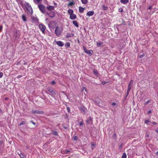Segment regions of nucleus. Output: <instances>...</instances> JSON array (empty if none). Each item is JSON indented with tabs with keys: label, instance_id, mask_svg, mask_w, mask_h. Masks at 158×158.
I'll use <instances>...</instances> for the list:
<instances>
[{
	"label": "nucleus",
	"instance_id": "nucleus-1",
	"mask_svg": "<svg viewBox=\"0 0 158 158\" xmlns=\"http://www.w3.org/2000/svg\"><path fill=\"white\" fill-rule=\"evenodd\" d=\"M24 6L29 13L32 15L33 13V11L31 5L28 3H26L25 4Z\"/></svg>",
	"mask_w": 158,
	"mask_h": 158
},
{
	"label": "nucleus",
	"instance_id": "nucleus-2",
	"mask_svg": "<svg viewBox=\"0 0 158 158\" xmlns=\"http://www.w3.org/2000/svg\"><path fill=\"white\" fill-rule=\"evenodd\" d=\"M48 25L49 27L54 29L58 27V24L55 21H51L49 23Z\"/></svg>",
	"mask_w": 158,
	"mask_h": 158
},
{
	"label": "nucleus",
	"instance_id": "nucleus-3",
	"mask_svg": "<svg viewBox=\"0 0 158 158\" xmlns=\"http://www.w3.org/2000/svg\"><path fill=\"white\" fill-rule=\"evenodd\" d=\"M83 48L84 52L87 53L89 56H90L92 55L93 53V51L92 50H89L87 49L84 46H83Z\"/></svg>",
	"mask_w": 158,
	"mask_h": 158
},
{
	"label": "nucleus",
	"instance_id": "nucleus-4",
	"mask_svg": "<svg viewBox=\"0 0 158 158\" xmlns=\"http://www.w3.org/2000/svg\"><path fill=\"white\" fill-rule=\"evenodd\" d=\"M48 90L50 92V94H49L51 95L52 97H54L55 96L56 93V92L53 90L52 88L50 87H48Z\"/></svg>",
	"mask_w": 158,
	"mask_h": 158
},
{
	"label": "nucleus",
	"instance_id": "nucleus-5",
	"mask_svg": "<svg viewBox=\"0 0 158 158\" xmlns=\"http://www.w3.org/2000/svg\"><path fill=\"white\" fill-rule=\"evenodd\" d=\"M38 7L39 9L43 13H45V7L42 4H38Z\"/></svg>",
	"mask_w": 158,
	"mask_h": 158
},
{
	"label": "nucleus",
	"instance_id": "nucleus-6",
	"mask_svg": "<svg viewBox=\"0 0 158 158\" xmlns=\"http://www.w3.org/2000/svg\"><path fill=\"white\" fill-rule=\"evenodd\" d=\"M39 28L42 31V33L44 34L45 31L46 29L45 26L42 24H40L39 25Z\"/></svg>",
	"mask_w": 158,
	"mask_h": 158
},
{
	"label": "nucleus",
	"instance_id": "nucleus-7",
	"mask_svg": "<svg viewBox=\"0 0 158 158\" xmlns=\"http://www.w3.org/2000/svg\"><path fill=\"white\" fill-rule=\"evenodd\" d=\"M61 32L60 30V28L57 27L55 29V33L57 36H59L61 34Z\"/></svg>",
	"mask_w": 158,
	"mask_h": 158
},
{
	"label": "nucleus",
	"instance_id": "nucleus-8",
	"mask_svg": "<svg viewBox=\"0 0 158 158\" xmlns=\"http://www.w3.org/2000/svg\"><path fill=\"white\" fill-rule=\"evenodd\" d=\"M47 14L50 18L54 17L56 15L55 13L52 11H51L50 12H47Z\"/></svg>",
	"mask_w": 158,
	"mask_h": 158
},
{
	"label": "nucleus",
	"instance_id": "nucleus-9",
	"mask_svg": "<svg viewBox=\"0 0 158 158\" xmlns=\"http://www.w3.org/2000/svg\"><path fill=\"white\" fill-rule=\"evenodd\" d=\"M32 113L34 114H43L44 113V111L43 110H34L32 111Z\"/></svg>",
	"mask_w": 158,
	"mask_h": 158
},
{
	"label": "nucleus",
	"instance_id": "nucleus-10",
	"mask_svg": "<svg viewBox=\"0 0 158 158\" xmlns=\"http://www.w3.org/2000/svg\"><path fill=\"white\" fill-rule=\"evenodd\" d=\"M94 14V12L93 11H89L87 12L86 15L89 17L92 16Z\"/></svg>",
	"mask_w": 158,
	"mask_h": 158
},
{
	"label": "nucleus",
	"instance_id": "nucleus-11",
	"mask_svg": "<svg viewBox=\"0 0 158 158\" xmlns=\"http://www.w3.org/2000/svg\"><path fill=\"white\" fill-rule=\"evenodd\" d=\"M56 44L57 45L60 47H62L64 45V43L61 41H59L56 42Z\"/></svg>",
	"mask_w": 158,
	"mask_h": 158
},
{
	"label": "nucleus",
	"instance_id": "nucleus-12",
	"mask_svg": "<svg viewBox=\"0 0 158 158\" xmlns=\"http://www.w3.org/2000/svg\"><path fill=\"white\" fill-rule=\"evenodd\" d=\"M76 15L75 14H72L70 15L69 18L71 19H76Z\"/></svg>",
	"mask_w": 158,
	"mask_h": 158
},
{
	"label": "nucleus",
	"instance_id": "nucleus-13",
	"mask_svg": "<svg viewBox=\"0 0 158 158\" xmlns=\"http://www.w3.org/2000/svg\"><path fill=\"white\" fill-rule=\"evenodd\" d=\"M47 9L48 10H53L54 9V7L52 6H47Z\"/></svg>",
	"mask_w": 158,
	"mask_h": 158
},
{
	"label": "nucleus",
	"instance_id": "nucleus-14",
	"mask_svg": "<svg viewBox=\"0 0 158 158\" xmlns=\"http://www.w3.org/2000/svg\"><path fill=\"white\" fill-rule=\"evenodd\" d=\"M32 20L34 23H37L39 20L38 19L37 17H32Z\"/></svg>",
	"mask_w": 158,
	"mask_h": 158
},
{
	"label": "nucleus",
	"instance_id": "nucleus-15",
	"mask_svg": "<svg viewBox=\"0 0 158 158\" xmlns=\"http://www.w3.org/2000/svg\"><path fill=\"white\" fill-rule=\"evenodd\" d=\"M85 8L81 6H80L79 7V11L80 13H81L83 12Z\"/></svg>",
	"mask_w": 158,
	"mask_h": 158
},
{
	"label": "nucleus",
	"instance_id": "nucleus-16",
	"mask_svg": "<svg viewBox=\"0 0 158 158\" xmlns=\"http://www.w3.org/2000/svg\"><path fill=\"white\" fill-rule=\"evenodd\" d=\"M75 4L74 2L73 1V0H72L69 2V3L68 4V6H72L74 5Z\"/></svg>",
	"mask_w": 158,
	"mask_h": 158
},
{
	"label": "nucleus",
	"instance_id": "nucleus-17",
	"mask_svg": "<svg viewBox=\"0 0 158 158\" xmlns=\"http://www.w3.org/2000/svg\"><path fill=\"white\" fill-rule=\"evenodd\" d=\"M42 0H33L34 2L36 4H39Z\"/></svg>",
	"mask_w": 158,
	"mask_h": 158
},
{
	"label": "nucleus",
	"instance_id": "nucleus-18",
	"mask_svg": "<svg viewBox=\"0 0 158 158\" xmlns=\"http://www.w3.org/2000/svg\"><path fill=\"white\" fill-rule=\"evenodd\" d=\"M22 18L23 21L24 22H26L27 20V17L24 14L22 15Z\"/></svg>",
	"mask_w": 158,
	"mask_h": 158
},
{
	"label": "nucleus",
	"instance_id": "nucleus-19",
	"mask_svg": "<svg viewBox=\"0 0 158 158\" xmlns=\"http://www.w3.org/2000/svg\"><path fill=\"white\" fill-rule=\"evenodd\" d=\"M73 12H74L73 10L71 9H69L68 11V13L69 15H70L73 14Z\"/></svg>",
	"mask_w": 158,
	"mask_h": 158
},
{
	"label": "nucleus",
	"instance_id": "nucleus-20",
	"mask_svg": "<svg viewBox=\"0 0 158 158\" xmlns=\"http://www.w3.org/2000/svg\"><path fill=\"white\" fill-rule=\"evenodd\" d=\"M73 36V34L70 33H67V35H66V37L67 38H69V37H71Z\"/></svg>",
	"mask_w": 158,
	"mask_h": 158
},
{
	"label": "nucleus",
	"instance_id": "nucleus-21",
	"mask_svg": "<svg viewBox=\"0 0 158 158\" xmlns=\"http://www.w3.org/2000/svg\"><path fill=\"white\" fill-rule=\"evenodd\" d=\"M120 2L121 3L125 4L128 2V0H120Z\"/></svg>",
	"mask_w": 158,
	"mask_h": 158
},
{
	"label": "nucleus",
	"instance_id": "nucleus-22",
	"mask_svg": "<svg viewBox=\"0 0 158 158\" xmlns=\"http://www.w3.org/2000/svg\"><path fill=\"white\" fill-rule=\"evenodd\" d=\"M103 44V43L102 42H97V46L98 47H99L101 46H102Z\"/></svg>",
	"mask_w": 158,
	"mask_h": 158
},
{
	"label": "nucleus",
	"instance_id": "nucleus-23",
	"mask_svg": "<svg viewBox=\"0 0 158 158\" xmlns=\"http://www.w3.org/2000/svg\"><path fill=\"white\" fill-rule=\"evenodd\" d=\"M73 24L77 27H79V25L78 23L76 21H73Z\"/></svg>",
	"mask_w": 158,
	"mask_h": 158
},
{
	"label": "nucleus",
	"instance_id": "nucleus-24",
	"mask_svg": "<svg viewBox=\"0 0 158 158\" xmlns=\"http://www.w3.org/2000/svg\"><path fill=\"white\" fill-rule=\"evenodd\" d=\"M80 110L83 113L85 114V111L84 108L82 107H80L79 108Z\"/></svg>",
	"mask_w": 158,
	"mask_h": 158
},
{
	"label": "nucleus",
	"instance_id": "nucleus-25",
	"mask_svg": "<svg viewBox=\"0 0 158 158\" xmlns=\"http://www.w3.org/2000/svg\"><path fill=\"white\" fill-rule=\"evenodd\" d=\"M52 134L58 136V134L57 132L55 131H52Z\"/></svg>",
	"mask_w": 158,
	"mask_h": 158
},
{
	"label": "nucleus",
	"instance_id": "nucleus-26",
	"mask_svg": "<svg viewBox=\"0 0 158 158\" xmlns=\"http://www.w3.org/2000/svg\"><path fill=\"white\" fill-rule=\"evenodd\" d=\"M133 81L131 80L130 82L128 85V86L131 87H132V86L133 84Z\"/></svg>",
	"mask_w": 158,
	"mask_h": 158
},
{
	"label": "nucleus",
	"instance_id": "nucleus-27",
	"mask_svg": "<svg viewBox=\"0 0 158 158\" xmlns=\"http://www.w3.org/2000/svg\"><path fill=\"white\" fill-rule=\"evenodd\" d=\"M93 73L96 76L98 75V73L96 70H93Z\"/></svg>",
	"mask_w": 158,
	"mask_h": 158
},
{
	"label": "nucleus",
	"instance_id": "nucleus-28",
	"mask_svg": "<svg viewBox=\"0 0 158 158\" xmlns=\"http://www.w3.org/2000/svg\"><path fill=\"white\" fill-rule=\"evenodd\" d=\"M18 154L19 155L20 157L21 158H23L24 157V154H23L22 153H20V154H19L18 153Z\"/></svg>",
	"mask_w": 158,
	"mask_h": 158
},
{
	"label": "nucleus",
	"instance_id": "nucleus-29",
	"mask_svg": "<svg viewBox=\"0 0 158 158\" xmlns=\"http://www.w3.org/2000/svg\"><path fill=\"white\" fill-rule=\"evenodd\" d=\"M81 2L82 3L84 4H86L88 2L87 0H81Z\"/></svg>",
	"mask_w": 158,
	"mask_h": 158
},
{
	"label": "nucleus",
	"instance_id": "nucleus-30",
	"mask_svg": "<svg viewBox=\"0 0 158 158\" xmlns=\"http://www.w3.org/2000/svg\"><path fill=\"white\" fill-rule=\"evenodd\" d=\"M65 46L66 47L69 48L70 47V44L69 42L65 44Z\"/></svg>",
	"mask_w": 158,
	"mask_h": 158
},
{
	"label": "nucleus",
	"instance_id": "nucleus-31",
	"mask_svg": "<svg viewBox=\"0 0 158 158\" xmlns=\"http://www.w3.org/2000/svg\"><path fill=\"white\" fill-rule=\"evenodd\" d=\"M127 158V155L126 153H124L122 156V158Z\"/></svg>",
	"mask_w": 158,
	"mask_h": 158
},
{
	"label": "nucleus",
	"instance_id": "nucleus-32",
	"mask_svg": "<svg viewBox=\"0 0 158 158\" xmlns=\"http://www.w3.org/2000/svg\"><path fill=\"white\" fill-rule=\"evenodd\" d=\"M151 102V100H148L147 102H145L144 104L145 105H147L149 103Z\"/></svg>",
	"mask_w": 158,
	"mask_h": 158
},
{
	"label": "nucleus",
	"instance_id": "nucleus-33",
	"mask_svg": "<svg viewBox=\"0 0 158 158\" xmlns=\"http://www.w3.org/2000/svg\"><path fill=\"white\" fill-rule=\"evenodd\" d=\"M83 124H84V122L83 120H82L80 122V123H79L80 126H82L83 125Z\"/></svg>",
	"mask_w": 158,
	"mask_h": 158
},
{
	"label": "nucleus",
	"instance_id": "nucleus-34",
	"mask_svg": "<svg viewBox=\"0 0 158 158\" xmlns=\"http://www.w3.org/2000/svg\"><path fill=\"white\" fill-rule=\"evenodd\" d=\"M108 8L107 6H103V9L104 10H107L108 9Z\"/></svg>",
	"mask_w": 158,
	"mask_h": 158
},
{
	"label": "nucleus",
	"instance_id": "nucleus-35",
	"mask_svg": "<svg viewBox=\"0 0 158 158\" xmlns=\"http://www.w3.org/2000/svg\"><path fill=\"white\" fill-rule=\"evenodd\" d=\"M73 139L74 140H77L78 139V138L77 136H75L73 137Z\"/></svg>",
	"mask_w": 158,
	"mask_h": 158
},
{
	"label": "nucleus",
	"instance_id": "nucleus-36",
	"mask_svg": "<svg viewBox=\"0 0 158 158\" xmlns=\"http://www.w3.org/2000/svg\"><path fill=\"white\" fill-rule=\"evenodd\" d=\"M26 123V122L25 121H22V122H21L20 124V126H21V125H24V124H25Z\"/></svg>",
	"mask_w": 158,
	"mask_h": 158
},
{
	"label": "nucleus",
	"instance_id": "nucleus-37",
	"mask_svg": "<svg viewBox=\"0 0 158 158\" xmlns=\"http://www.w3.org/2000/svg\"><path fill=\"white\" fill-rule=\"evenodd\" d=\"M150 122V121L149 120H146L145 121V123L146 124H148V123Z\"/></svg>",
	"mask_w": 158,
	"mask_h": 158
},
{
	"label": "nucleus",
	"instance_id": "nucleus-38",
	"mask_svg": "<svg viewBox=\"0 0 158 158\" xmlns=\"http://www.w3.org/2000/svg\"><path fill=\"white\" fill-rule=\"evenodd\" d=\"M145 54L144 53H143L142 54L139 55V58H141L142 57H143V56H145Z\"/></svg>",
	"mask_w": 158,
	"mask_h": 158
},
{
	"label": "nucleus",
	"instance_id": "nucleus-39",
	"mask_svg": "<svg viewBox=\"0 0 158 158\" xmlns=\"http://www.w3.org/2000/svg\"><path fill=\"white\" fill-rule=\"evenodd\" d=\"M131 87L129 86H128L127 90L128 91H130L131 89Z\"/></svg>",
	"mask_w": 158,
	"mask_h": 158
},
{
	"label": "nucleus",
	"instance_id": "nucleus-40",
	"mask_svg": "<svg viewBox=\"0 0 158 158\" xmlns=\"http://www.w3.org/2000/svg\"><path fill=\"white\" fill-rule=\"evenodd\" d=\"M3 76V73L2 72H0V78H2Z\"/></svg>",
	"mask_w": 158,
	"mask_h": 158
},
{
	"label": "nucleus",
	"instance_id": "nucleus-41",
	"mask_svg": "<svg viewBox=\"0 0 158 158\" xmlns=\"http://www.w3.org/2000/svg\"><path fill=\"white\" fill-rule=\"evenodd\" d=\"M70 152V151L68 150H66L65 151V153L66 154H68Z\"/></svg>",
	"mask_w": 158,
	"mask_h": 158
},
{
	"label": "nucleus",
	"instance_id": "nucleus-42",
	"mask_svg": "<svg viewBox=\"0 0 158 158\" xmlns=\"http://www.w3.org/2000/svg\"><path fill=\"white\" fill-rule=\"evenodd\" d=\"M2 25L0 26V32H1L2 31Z\"/></svg>",
	"mask_w": 158,
	"mask_h": 158
},
{
	"label": "nucleus",
	"instance_id": "nucleus-43",
	"mask_svg": "<svg viewBox=\"0 0 158 158\" xmlns=\"http://www.w3.org/2000/svg\"><path fill=\"white\" fill-rule=\"evenodd\" d=\"M63 127L65 130H67L68 129V127H67L63 126Z\"/></svg>",
	"mask_w": 158,
	"mask_h": 158
},
{
	"label": "nucleus",
	"instance_id": "nucleus-44",
	"mask_svg": "<svg viewBox=\"0 0 158 158\" xmlns=\"http://www.w3.org/2000/svg\"><path fill=\"white\" fill-rule=\"evenodd\" d=\"M31 122L34 125H35L36 123L35 122H34L33 121L31 120Z\"/></svg>",
	"mask_w": 158,
	"mask_h": 158
},
{
	"label": "nucleus",
	"instance_id": "nucleus-45",
	"mask_svg": "<svg viewBox=\"0 0 158 158\" xmlns=\"http://www.w3.org/2000/svg\"><path fill=\"white\" fill-rule=\"evenodd\" d=\"M55 82L54 81H52L51 82L52 85H54L55 83Z\"/></svg>",
	"mask_w": 158,
	"mask_h": 158
},
{
	"label": "nucleus",
	"instance_id": "nucleus-46",
	"mask_svg": "<svg viewBox=\"0 0 158 158\" xmlns=\"http://www.w3.org/2000/svg\"><path fill=\"white\" fill-rule=\"evenodd\" d=\"M116 105V103L114 102H113L112 103V105L113 106H115Z\"/></svg>",
	"mask_w": 158,
	"mask_h": 158
},
{
	"label": "nucleus",
	"instance_id": "nucleus-47",
	"mask_svg": "<svg viewBox=\"0 0 158 158\" xmlns=\"http://www.w3.org/2000/svg\"><path fill=\"white\" fill-rule=\"evenodd\" d=\"M22 77V76H21V75H19V76H18L17 77V78H21V77Z\"/></svg>",
	"mask_w": 158,
	"mask_h": 158
},
{
	"label": "nucleus",
	"instance_id": "nucleus-48",
	"mask_svg": "<svg viewBox=\"0 0 158 158\" xmlns=\"http://www.w3.org/2000/svg\"><path fill=\"white\" fill-rule=\"evenodd\" d=\"M119 12H123V10L122 9H121V10H120V9H119Z\"/></svg>",
	"mask_w": 158,
	"mask_h": 158
},
{
	"label": "nucleus",
	"instance_id": "nucleus-49",
	"mask_svg": "<svg viewBox=\"0 0 158 158\" xmlns=\"http://www.w3.org/2000/svg\"><path fill=\"white\" fill-rule=\"evenodd\" d=\"M123 144V143H122L119 146V148H121L122 147V146Z\"/></svg>",
	"mask_w": 158,
	"mask_h": 158
},
{
	"label": "nucleus",
	"instance_id": "nucleus-50",
	"mask_svg": "<svg viewBox=\"0 0 158 158\" xmlns=\"http://www.w3.org/2000/svg\"><path fill=\"white\" fill-rule=\"evenodd\" d=\"M152 6H149L148 7V9H150V10H151V9H152Z\"/></svg>",
	"mask_w": 158,
	"mask_h": 158
},
{
	"label": "nucleus",
	"instance_id": "nucleus-51",
	"mask_svg": "<svg viewBox=\"0 0 158 158\" xmlns=\"http://www.w3.org/2000/svg\"><path fill=\"white\" fill-rule=\"evenodd\" d=\"M152 123L153 125H156V124H157V123L156 122H153Z\"/></svg>",
	"mask_w": 158,
	"mask_h": 158
},
{
	"label": "nucleus",
	"instance_id": "nucleus-52",
	"mask_svg": "<svg viewBox=\"0 0 158 158\" xmlns=\"http://www.w3.org/2000/svg\"><path fill=\"white\" fill-rule=\"evenodd\" d=\"M9 98H8V97H6V98H5V99L6 100V101H7V100H9Z\"/></svg>",
	"mask_w": 158,
	"mask_h": 158
},
{
	"label": "nucleus",
	"instance_id": "nucleus-53",
	"mask_svg": "<svg viewBox=\"0 0 158 158\" xmlns=\"http://www.w3.org/2000/svg\"><path fill=\"white\" fill-rule=\"evenodd\" d=\"M152 113V111L151 110H149L148 111V114H150Z\"/></svg>",
	"mask_w": 158,
	"mask_h": 158
},
{
	"label": "nucleus",
	"instance_id": "nucleus-54",
	"mask_svg": "<svg viewBox=\"0 0 158 158\" xmlns=\"http://www.w3.org/2000/svg\"><path fill=\"white\" fill-rule=\"evenodd\" d=\"M91 145H92V149H93V146H95V145L93 143H92L91 144Z\"/></svg>",
	"mask_w": 158,
	"mask_h": 158
},
{
	"label": "nucleus",
	"instance_id": "nucleus-55",
	"mask_svg": "<svg viewBox=\"0 0 158 158\" xmlns=\"http://www.w3.org/2000/svg\"><path fill=\"white\" fill-rule=\"evenodd\" d=\"M129 92H130V91H128L127 90V95L129 94Z\"/></svg>",
	"mask_w": 158,
	"mask_h": 158
},
{
	"label": "nucleus",
	"instance_id": "nucleus-56",
	"mask_svg": "<svg viewBox=\"0 0 158 158\" xmlns=\"http://www.w3.org/2000/svg\"><path fill=\"white\" fill-rule=\"evenodd\" d=\"M156 155H158V151H157V152H156Z\"/></svg>",
	"mask_w": 158,
	"mask_h": 158
},
{
	"label": "nucleus",
	"instance_id": "nucleus-57",
	"mask_svg": "<svg viewBox=\"0 0 158 158\" xmlns=\"http://www.w3.org/2000/svg\"><path fill=\"white\" fill-rule=\"evenodd\" d=\"M155 131L157 133H158V130H156Z\"/></svg>",
	"mask_w": 158,
	"mask_h": 158
},
{
	"label": "nucleus",
	"instance_id": "nucleus-58",
	"mask_svg": "<svg viewBox=\"0 0 158 158\" xmlns=\"http://www.w3.org/2000/svg\"><path fill=\"white\" fill-rule=\"evenodd\" d=\"M2 112V110H1L0 109V113H1Z\"/></svg>",
	"mask_w": 158,
	"mask_h": 158
},
{
	"label": "nucleus",
	"instance_id": "nucleus-59",
	"mask_svg": "<svg viewBox=\"0 0 158 158\" xmlns=\"http://www.w3.org/2000/svg\"><path fill=\"white\" fill-rule=\"evenodd\" d=\"M106 83V82H105L104 83H103V84H105Z\"/></svg>",
	"mask_w": 158,
	"mask_h": 158
},
{
	"label": "nucleus",
	"instance_id": "nucleus-60",
	"mask_svg": "<svg viewBox=\"0 0 158 158\" xmlns=\"http://www.w3.org/2000/svg\"><path fill=\"white\" fill-rule=\"evenodd\" d=\"M67 110H68V111H69V109H68V108H67Z\"/></svg>",
	"mask_w": 158,
	"mask_h": 158
},
{
	"label": "nucleus",
	"instance_id": "nucleus-61",
	"mask_svg": "<svg viewBox=\"0 0 158 158\" xmlns=\"http://www.w3.org/2000/svg\"><path fill=\"white\" fill-rule=\"evenodd\" d=\"M54 4H55V5H56V3H54Z\"/></svg>",
	"mask_w": 158,
	"mask_h": 158
},
{
	"label": "nucleus",
	"instance_id": "nucleus-62",
	"mask_svg": "<svg viewBox=\"0 0 158 158\" xmlns=\"http://www.w3.org/2000/svg\"><path fill=\"white\" fill-rule=\"evenodd\" d=\"M83 88H85V90L86 88L85 87H83Z\"/></svg>",
	"mask_w": 158,
	"mask_h": 158
}]
</instances>
